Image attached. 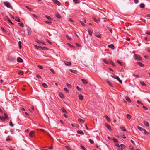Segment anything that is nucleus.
<instances>
[{
    "instance_id": "nucleus-34",
    "label": "nucleus",
    "mask_w": 150,
    "mask_h": 150,
    "mask_svg": "<svg viewBox=\"0 0 150 150\" xmlns=\"http://www.w3.org/2000/svg\"><path fill=\"white\" fill-rule=\"evenodd\" d=\"M67 85L68 88H71V86L70 84H69L68 83H67Z\"/></svg>"
},
{
    "instance_id": "nucleus-1",
    "label": "nucleus",
    "mask_w": 150,
    "mask_h": 150,
    "mask_svg": "<svg viewBox=\"0 0 150 150\" xmlns=\"http://www.w3.org/2000/svg\"><path fill=\"white\" fill-rule=\"evenodd\" d=\"M4 4L8 8H10L12 9V7L11 6V5L10 3L7 1L4 2Z\"/></svg>"
},
{
    "instance_id": "nucleus-48",
    "label": "nucleus",
    "mask_w": 150,
    "mask_h": 150,
    "mask_svg": "<svg viewBox=\"0 0 150 150\" xmlns=\"http://www.w3.org/2000/svg\"><path fill=\"white\" fill-rule=\"evenodd\" d=\"M35 41L36 42H37L39 44H40L41 43H42L41 42L39 41L38 40H37Z\"/></svg>"
},
{
    "instance_id": "nucleus-31",
    "label": "nucleus",
    "mask_w": 150,
    "mask_h": 150,
    "mask_svg": "<svg viewBox=\"0 0 150 150\" xmlns=\"http://www.w3.org/2000/svg\"><path fill=\"white\" fill-rule=\"evenodd\" d=\"M56 16L59 19H60L61 18V16L58 14H56Z\"/></svg>"
},
{
    "instance_id": "nucleus-9",
    "label": "nucleus",
    "mask_w": 150,
    "mask_h": 150,
    "mask_svg": "<svg viewBox=\"0 0 150 150\" xmlns=\"http://www.w3.org/2000/svg\"><path fill=\"white\" fill-rule=\"evenodd\" d=\"M65 64L67 66H70L71 65V63L70 62H65Z\"/></svg>"
},
{
    "instance_id": "nucleus-5",
    "label": "nucleus",
    "mask_w": 150,
    "mask_h": 150,
    "mask_svg": "<svg viewBox=\"0 0 150 150\" xmlns=\"http://www.w3.org/2000/svg\"><path fill=\"white\" fill-rule=\"evenodd\" d=\"M4 20L5 21H6V20H7L11 24L13 25V23L8 18L7 16H6Z\"/></svg>"
},
{
    "instance_id": "nucleus-49",
    "label": "nucleus",
    "mask_w": 150,
    "mask_h": 150,
    "mask_svg": "<svg viewBox=\"0 0 150 150\" xmlns=\"http://www.w3.org/2000/svg\"><path fill=\"white\" fill-rule=\"evenodd\" d=\"M69 71L72 73H75L76 71L74 70H72V69H70L69 70Z\"/></svg>"
},
{
    "instance_id": "nucleus-47",
    "label": "nucleus",
    "mask_w": 150,
    "mask_h": 150,
    "mask_svg": "<svg viewBox=\"0 0 150 150\" xmlns=\"http://www.w3.org/2000/svg\"><path fill=\"white\" fill-rule=\"evenodd\" d=\"M110 64H111L113 66H115V65L114 64V63L112 61H110Z\"/></svg>"
},
{
    "instance_id": "nucleus-2",
    "label": "nucleus",
    "mask_w": 150,
    "mask_h": 150,
    "mask_svg": "<svg viewBox=\"0 0 150 150\" xmlns=\"http://www.w3.org/2000/svg\"><path fill=\"white\" fill-rule=\"evenodd\" d=\"M135 59L137 60L138 61L141 60L142 59L141 57L139 55L135 54L134 55Z\"/></svg>"
},
{
    "instance_id": "nucleus-38",
    "label": "nucleus",
    "mask_w": 150,
    "mask_h": 150,
    "mask_svg": "<svg viewBox=\"0 0 150 150\" xmlns=\"http://www.w3.org/2000/svg\"><path fill=\"white\" fill-rule=\"evenodd\" d=\"M89 141L92 144H93L94 143V141L93 140H91V139H89Z\"/></svg>"
},
{
    "instance_id": "nucleus-24",
    "label": "nucleus",
    "mask_w": 150,
    "mask_h": 150,
    "mask_svg": "<svg viewBox=\"0 0 150 150\" xmlns=\"http://www.w3.org/2000/svg\"><path fill=\"white\" fill-rule=\"evenodd\" d=\"M15 20L18 22H20V19H19V18H18V17H16L15 18Z\"/></svg>"
},
{
    "instance_id": "nucleus-15",
    "label": "nucleus",
    "mask_w": 150,
    "mask_h": 150,
    "mask_svg": "<svg viewBox=\"0 0 150 150\" xmlns=\"http://www.w3.org/2000/svg\"><path fill=\"white\" fill-rule=\"evenodd\" d=\"M116 79L119 81V82L121 84L122 83V81L119 78L118 76H117L116 77Z\"/></svg>"
},
{
    "instance_id": "nucleus-58",
    "label": "nucleus",
    "mask_w": 150,
    "mask_h": 150,
    "mask_svg": "<svg viewBox=\"0 0 150 150\" xmlns=\"http://www.w3.org/2000/svg\"><path fill=\"white\" fill-rule=\"evenodd\" d=\"M34 47H35L36 49H38L39 48H40V47H39L38 46H37L36 45H34Z\"/></svg>"
},
{
    "instance_id": "nucleus-56",
    "label": "nucleus",
    "mask_w": 150,
    "mask_h": 150,
    "mask_svg": "<svg viewBox=\"0 0 150 150\" xmlns=\"http://www.w3.org/2000/svg\"><path fill=\"white\" fill-rule=\"evenodd\" d=\"M81 147L83 150H86V148L83 146H81Z\"/></svg>"
},
{
    "instance_id": "nucleus-53",
    "label": "nucleus",
    "mask_w": 150,
    "mask_h": 150,
    "mask_svg": "<svg viewBox=\"0 0 150 150\" xmlns=\"http://www.w3.org/2000/svg\"><path fill=\"white\" fill-rule=\"evenodd\" d=\"M66 37L68 40H71V38L69 36L67 35H66Z\"/></svg>"
},
{
    "instance_id": "nucleus-14",
    "label": "nucleus",
    "mask_w": 150,
    "mask_h": 150,
    "mask_svg": "<svg viewBox=\"0 0 150 150\" xmlns=\"http://www.w3.org/2000/svg\"><path fill=\"white\" fill-rule=\"evenodd\" d=\"M77 133L78 134H84V133L83 132L82 130H78L77 131Z\"/></svg>"
},
{
    "instance_id": "nucleus-51",
    "label": "nucleus",
    "mask_w": 150,
    "mask_h": 150,
    "mask_svg": "<svg viewBox=\"0 0 150 150\" xmlns=\"http://www.w3.org/2000/svg\"><path fill=\"white\" fill-rule=\"evenodd\" d=\"M120 146L121 147V148H124L125 147V146L124 144H121L120 145Z\"/></svg>"
},
{
    "instance_id": "nucleus-3",
    "label": "nucleus",
    "mask_w": 150,
    "mask_h": 150,
    "mask_svg": "<svg viewBox=\"0 0 150 150\" xmlns=\"http://www.w3.org/2000/svg\"><path fill=\"white\" fill-rule=\"evenodd\" d=\"M29 136L32 137H33L35 135V131H31L29 133Z\"/></svg>"
},
{
    "instance_id": "nucleus-16",
    "label": "nucleus",
    "mask_w": 150,
    "mask_h": 150,
    "mask_svg": "<svg viewBox=\"0 0 150 150\" xmlns=\"http://www.w3.org/2000/svg\"><path fill=\"white\" fill-rule=\"evenodd\" d=\"M106 81L108 83L110 86L112 87V84L108 80H106Z\"/></svg>"
},
{
    "instance_id": "nucleus-20",
    "label": "nucleus",
    "mask_w": 150,
    "mask_h": 150,
    "mask_svg": "<svg viewBox=\"0 0 150 150\" xmlns=\"http://www.w3.org/2000/svg\"><path fill=\"white\" fill-rule=\"evenodd\" d=\"M140 7L142 8H143L145 7V5L143 3H141L140 4Z\"/></svg>"
},
{
    "instance_id": "nucleus-44",
    "label": "nucleus",
    "mask_w": 150,
    "mask_h": 150,
    "mask_svg": "<svg viewBox=\"0 0 150 150\" xmlns=\"http://www.w3.org/2000/svg\"><path fill=\"white\" fill-rule=\"evenodd\" d=\"M80 23L81 24V25L83 26H85V25L83 23L82 21H80Z\"/></svg>"
},
{
    "instance_id": "nucleus-33",
    "label": "nucleus",
    "mask_w": 150,
    "mask_h": 150,
    "mask_svg": "<svg viewBox=\"0 0 150 150\" xmlns=\"http://www.w3.org/2000/svg\"><path fill=\"white\" fill-rule=\"evenodd\" d=\"M45 16L49 20H52V19L50 17L48 16Z\"/></svg>"
},
{
    "instance_id": "nucleus-59",
    "label": "nucleus",
    "mask_w": 150,
    "mask_h": 150,
    "mask_svg": "<svg viewBox=\"0 0 150 150\" xmlns=\"http://www.w3.org/2000/svg\"><path fill=\"white\" fill-rule=\"evenodd\" d=\"M38 130H39L40 131H42L44 132H46L44 130V129H38Z\"/></svg>"
},
{
    "instance_id": "nucleus-30",
    "label": "nucleus",
    "mask_w": 150,
    "mask_h": 150,
    "mask_svg": "<svg viewBox=\"0 0 150 150\" xmlns=\"http://www.w3.org/2000/svg\"><path fill=\"white\" fill-rule=\"evenodd\" d=\"M138 127V129L139 130H140V131H143V130H144V129L143 128H141V127H139V126H138V127Z\"/></svg>"
},
{
    "instance_id": "nucleus-41",
    "label": "nucleus",
    "mask_w": 150,
    "mask_h": 150,
    "mask_svg": "<svg viewBox=\"0 0 150 150\" xmlns=\"http://www.w3.org/2000/svg\"><path fill=\"white\" fill-rule=\"evenodd\" d=\"M4 116H5L4 118H5V119H9V117L6 114H4Z\"/></svg>"
},
{
    "instance_id": "nucleus-4",
    "label": "nucleus",
    "mask_w": 150,
    "mask_h": 150,
    "mask_svg": "<svg viewBox=\"0 0 150 150\" xmlns=\"http://www.w3.org/2000/svg\"><path fill=\"white\" fill-rule=\"evenodd\" d=\"M53 2L57 4L58 6H60V3L57 0H53Z\"/></svg>"
},
{
    "instance_id": "nucleus-19",
    "label": "nucleus",
    "mask_w": 150,
    "mask_h": 150,
    "mask_svg": "<svg viewBox=\"0 0 150 150\" xmlns=\"http://www.w3.org/2000/svg\"><path fill=\"white\" fill-rule=\"evenodd\" d=\"M103 61L104 62H105L106 64H109V63L108 61H107L105 59H103Z\"/></svg>"
},
{
    "instance_id": "nucleus-26",
    "label": "nucleus",
    "mask_w": 150,
    "mask_h": 150,
    "mask_svg": "<svg viewBox=\"0 0 150 150\" xmlns=\"http://www.w3.org/2000/svg\"><path fill=\"white\" fill-rule=\"evenodd\" d=\"M120 128L122 129V130L125 131H126V129L125 128L122 126H120Z\"/></svg>"
},
{
    "instance_id": "nucleus-37",
    "label": "nucleus",
    "mask_w": 150,
    "mask_h": 150,
    "mask_svg": "<svg viewBox=\"0 0 150 150\" xmlns=\"http://www.w3.org/2000/svg\"><path fill=\"white\" fill-rule=\"evenodd\" d=\"M19 25L21 27H24V25L22 23H19Z\"/></svg>"
},
{
    "instance_id": "nucleus-55",
    "label": "nucleus",
    "mask_w": 150,
    "mask_h": 150,
    "mask_svg": "<svg viewBox=\"0 0 150 150\" xmlns=\"http://www.w3.org/2000/svg\"><path fill=\"white\" fill-rule=\"evenodd\" d=\"M76 88L79 91H81V89L78 86H77Z\"/></svg>"
},
{
    "instance_id": "nucleus-10",
    "label": "nucleus",
    "mask_w": 150,
    "mask_h": 150,
    "mask_svg": "<svg viewBox=\"0 0 150 150\" xmlns=\"http://www.w3.org/2000/svg\"><path fill=\"white\" fill-rule=\"evenodd\" d=\"M105 126L106 127L110 130H111V128L110 126L108 124H105Z\"/></svg>"
},
{
    "instance_id": "nucleus-39",
    "label": "nucleus",
    "mask_w": 150,
    "mask_h": 150,
    "mask_svg": "<svg viewBox=\"0 0 150 150\" xmlns=\"http://www.w3.org/2000/svg\"><path fill=\"white\" fill-rule=\"evenodd\" d=\"M112 139H113V141H114V142H118V140L117 139H115V138H113Z\"/></svg>"
},
{
    "instance_id": "nucleus-64",
    "label": "nucleus",
    "mask_w": 150,
    "mask_h": 150,
    "mask_svg": "<svg viewBox=\"0 0 150 150\" xmlns=\"http://www.w3.org/2000/svg\"><path fill=\"white\" fill-rule=\"evenodd\" d=\"M141 84L143 86H145V84L143 82H141Z\"/></svg>"
},
{
    "instance_id": "nucleus-45",
    "label": "nucleus",
    "mask_w": 150,
    "mask_h": 150,
    "mask_svg": "<svg viewBox=\"0 0 150 150\" xmlns=\"http://www.w3.org/2000/svg\"><path fill=\"white\" fill-rule=\"evenodd\" d=\"M143 131H144V133L145 134H146V135H147L148 134V132L146 130L144 129Z\"/></svg>"
},
{
    "instance_id": "nucleus-61",
    "label": "nucleus",
    "mask_w": 150,
    "mask_h": 150,
    "mask_svg": "<svg viewBox=\"0 0 150 150\" xmlns=\"http://www.w3.org/2000/svg\"><path fill=\"white\" fill-rule=\"evenodd\" d=\"M143 108L144 109H145L146 110H148V108L146 106H143Z\"/></svg>"
},
{
    "instance_id": "nucleus-36",
    "label": "nucleus",
    "mask_w": 150,
    "mask_h": 150,
    "mask_svg": "<svg viewBox=\"0 0 150 150\" xmlns=\"http://www.w3.org/2000/svg\"><path fill=\"white\" fill-rule=\"evenodd\" d=\"M127 119H130L131 118V116L129 114L127 115Z\"/></svg>"
},
{
    "instance_id": "nucleus-25",
    "label": "nucleus",
    "mask_w": 150,
    "mask_h": 150,
    "mask_svg": "<svg viewBox=\"0 0 150 150\" xmlns=\"http://www.w3.org/2000/svg\"><path fill=\"white\" fill-rule=\"evenodd\" d=\"M105 117L106 118V120H107L108 122H110V118L109 117H108L107 116V115L105 116Z\"/></svg>"
},
{
    "instance_id": "nucleus-32",
    "label": "nucleus",
    "mask_w": 150,
    "mask_h": 150,
    "mask_svg": "<svg viewBox=\"0 0 150 150\" xmlns=\"http://www.w3.org/2000/svg\"><path fill=\"white\" fill-rule=\"evenodd\" d=\"M75 4L79 3L80 2L78 0H73Z\"/></svg>"
},
{
    "instance_id": "nucleus-17",
    "label": "nucleus",
    "mask_w": 150,
    "mask_h": 150,
    "mask_svg": "<svg viewBox=\"0 0 150 150\" xmlns=\"http://www.w3.org/2000/svg\"><path fill=\"white\" fill-rule=\"evenodd\" d=\"M81 81L84 84H87L88 83L87 82L83 79H82Z\"/></svg>"
},
{
    "instance_id": "nucleus-60",
    "label": "nucleus",
    "mask_w": 150,
    "mask_h": 150,
    "mask_svg": "<svg viewBox=\"0 0 150 150\" xmlns=\"http://www.w3.org/2000/svg\"><path fill=\"white\" fill-rule=\"evenodd\" d=\"M121 137H122V138H124V139H125L126 138L125 136L124 135H123V134L122 135Z\"/></svg>"
},
{
    "instance_id": "nucleus-21",
    "label": "nucleus",
    "mask_w": 150,
    "mask_h": 150,
    "mask_svg": "<svg viewBox=\"0 0 150 150\" xmlns=\"http://www.w3.org/2000/svg\"><path fill=\"white\" fill-rule=\"evenodd\" d=\"M59 95L60 96V97L62 98H64V95L62 93H59Z\"/></svg>"
},
{
    "instance_id": "nucleus-40",
    "label": "nucleus",
    "mask_w": 150,
    "mask_h": 150,
    "mask_svg": "<svg viewBox=\"0 0 150 150\" xmlns=\"http://www.w3.org/2000/svg\"><path fill=\"white\" fill-rule=\"evenodd\" d=\"M19 74H21V75H23V72L22 71H20L18 72Z\"/></svg>"
},
{
    "instance_id": "nucleus-35",
    "label": "nucleus",
    "mask_w": 150,
    "mask_h": 150,
    "mask_svg": "<svg viewBox=\"0 0 150 150\" xmlns=\"http://www.w3.org/2000/svg\"><path fill=\"white\" fill-rule=\"evenodd\" d=\"M9 125L10 126L12 127L14 126V125L12 123L11 120H10L9 122Z\"/></svg>"
},
{
    "instance_id": "nucleus-12",
    "label": "nucleus",
    "mask_w": 150,
    "mask_h": 150,
    "mask_svg": "<svg viewBox=\"0 0 150 150\" xmlns=\"http://www.w3.org/2000/svg\"><path fill=\"white\" fill-rule=\"evenodd\" d=\"M42 85L45 88H47L48 87V86L45 83H42Z\"/></svg>"
},
{
    "instance_id": "nucleus-46",
    "label": "nucleus",
    "mask_w": 150,
    "mask_h": 150,
    "mask_svg": "<svg viewBox=\"0 0 150 150\" xmlns=\"http://www.w3.org/2000/svg\"><path fill=\"white\" fill-rule=\"evenodd\" d=\"M26 7L30 11H32V9L29 8V7H28L27 6H26Z\"/></svg>"
},
{
    "instance_id": "nucleus-7",
    "label": "nucleus",
    "mask_w": 150,
    "mask_h": 150,
    "mask_svg": "<svg viewBox=\"0 0 150 150\" xmlns=\"http://www.w3.org/2000/svg\"><path fill=\"white\" fill-rule=\"evenodd\" d=\"M17 61L18 62L20 63H21L23 62L22 59L20 57L17 58Z\"/></svg>"
},
{
    "instance_id": "nucleus-63",
    "label": "nucleus",
    "mask_w": 150,
    "mask_h": 150,
    "mask_svg": "<svg viewBox=\"0 0 150 150\" xmlns=\"http://www.w3.org/2000/svg\"><path fill=\"white\" fill-rule=\"evenodd\" d=\"M134 2L135 3L137 4L139 2L138 0H134Z\"/></svg>"
},
{
    "instance_id": "nucleus-52",
    "label": "nucleus",
    "mask_w": 150,
    "mask_h": 150,
    "mask_svg": "<svg viewBox=\"0 0 150 150\" xmlns=\"http://www.w3.org/2000/svg\"><path fill=\"white\" fill-rule=\"evenodd\" d=\"M38 67L40 69H43V67L40 65H38Z\"/></svg>"
},
{
    "instance_id": "nucleus-8",
    "label": "nucleus",
    "mask_w": 150,
    "mask_h": 150,
    "mask_svg": "<svg viewBox=\"0 0 150 150\" xmlns=\"http://www.w3.org/2000/svg\"><path fill=\"white\" fill-rule=\"evenodd\" d=\"M143 123L144 125L147 127H149V123L146 121H144Z\"/></svg>"
},
{
    "instance_id": "nucleus-18",
    "label": "nucleus",
    "mask_w": 150,
    "mask_h": 150,
    "mask_svg": "<svg viewBox=\"0 0 150 150\" xmlns=\"http://www.w3.org/2000/svg\"><path fill=\"white\" fill-rule=\"evenodd\" d=\"M78 121L79 122H81V123H83L84 122V120L81 119H78Z\"/></svg>"
},
{
    "instance_id": "nucleus-42",
    "label": "nucleus",
    "mask_w": 150,
    "mask_h": 150,
    "mask_svg": "<svg viewBox=\"0 0 150 150\" xmlns=\"http://www.w3.org/2000/svg\"><path fill=\"white\" fill-rule=\"evenodd\" d=\"M0 119L2 120H4L5 119V118L4 117L0 116Z\"/></svg>"
},
{
    "instance_id": "nucleus-22",
    "label": "nucleus",
    "mask_w": 150,
    "mask_h": 150,
    "mask_svg": "<svg viewBox=\"0 0 150 150\" xmlns=\"http://www.w3.org/2000/svg\"><path fill=\"white\" fill-rule=\"evenodd\" d=\"M137 63L139 66L142 67H144V65L142 63L140 62H138Z\"/></svg>"
},
{
    "instance_id": "nucleus-43",
    "label": "nucleus",
    "mask_w": 150,
    "mask_h": 150,
    "mask_svg": "<svg viewBox=\"0 0 150 150\" xmlns=\"http://www.w3.org/2000/svg\"><path fill=\"white\" fill-rule=\"evenodd\" d=\"M45 22L47 24H51V23H52V22H51V21H50V22H49V21H45Z\"/></svg>"
},
{
    "instance_id": "nucleus-27",
    "label": "nucleus",
    "mask_w": 150,
    "mask_h": 150,
    "mask_svg": "<svg viewBox=\"0 0 150 150\" xmlns=\"http://www.w3.org/2000/svg\"><path fill=\"white\" fill-rule=\"evenodd\" d=\"M18 43L19 48L20 49H21V41H19Z\"/></svg>"
},
{
    "instance_id": "nucleus-54",
    "label": "nucleus",
    "mask_w": 150,
    "mask_h": 150,
    "mask_svg": "<svg viewBox=\"0 0 150 150\" xmlns=\"http://www.w3.org/2000/svg\"><path fill=\"white\" fill-rule=\"evenodd\" d=\"M1 30H2L4 32H6V31L4 29V28H3V27H1Z\"/></svg>"
},
{
    "instance_id": "nucleus-29",
    "label": "nucleus",
    "mask_w": 150,
    "mask_h": 150,
    "mask_svg": "<svg viewBox=\"0 0 150 150\" xmlns=\"http://www.w3.org/2000/svg\"><path fill=\"white\" fill-rule=\"evenodd\" d=\"M62 112L64 113H67V112L64 108L62 109Z\"/></svg>"
},
{
    "instance_id": "nucleus-23",
    "label": "nucleus",
    "mask_w": 150,
    "mask_h": 150,
    "mask_svg": "<svg viewBox=\"0 0 150 150\" xmlns=\"http://www.w3.org/2000/svg\"><path fill=\"white\" fill-rule=\"evenodd\" d=\"M126 99L127 101L129 102H131V100L128 97H126Z\"/></svg>"
},
{
    "instance_id": "nucleus-13",
    "label": "nucleus",
    "mask_w": 150,
    "mask_h": 150,
    "mask_svg": "<svg viewBox=\"0 0 150 150\" xmlns=\"http://www.w3.org/2000/svg\"><path fill=\"white\" fill-rule=\"evenodd\" d=\"M108 47H109L110 48L112 49H114V45L113 44L110 45L108 46Z\"/></svg>"
},
{
    "instance_id": "nucleus-50",
    "label": "nucleus",
    "mask_w": 150,
    "mask_h": 150,
    "mask_svg": "<svg viewBox=\"0 0 150 150\" xmlns=\"http://www.w3.org/2000/svg\"><path fill=\"white\" fill-rule=\"evenodd\" d=\"M64 90L67 93H68L69 92L68 90L66 88H64Z\"/></svg>"
},
{
    "instance_id": "nucleus-57",
    "label": "nucleus",
    "mask_w": 150,
    "mask_h": 150,
    "mask_svg": "<svg viewBox=\"0 0 150 150\" xmlns=\"http://www.w3.org/2000/svg\"><path fill=\"white\" fill-rule=\"evenodd\" d=\"M65 147L68 150H71V149L70 148L67 146H66Z\"/></svg>"
},
{
    "instance_id": "nucleus-62",
    "label": "nucleus",
    "mask_w": 150,
    "mask_h": 150,
    "mask_svg": "<svg viewBox=\"0 0 150 150\" xmlns=\"http://www.w3.org/2000/svg\"><path fill=\"white\" fill-rule=\"evenodd\" d=\"M117 62L121 65H122V64L121 63V62L119 60H117Z\"/></svg>"
},
{
    "instance_id": "nucleus-6",
    "label": "nucleus",
    "mask_w": 150,
    "mask_h": 150,
    "mask_svg": "<svg viewBox=\"0 0 150 150\" xmlns=\"http://www.w3.org/2000/svg\"><path fill=\"white\" fill-rule=\"evenodd\" d=\"M95 35L96 37L100 38H101V35L98 32H96L95 33Z\"/></svg>"
},
{
    "instance_id": "nucleus-11",
    "label": "nucleus",
    "mask_w": 150,
    "mask_h": 150,
    "mask_svg": "<svg viewBox=\"0 0 150 150\" xmlns=\"http://www.w3.org/2000/svg\"><path fill=\"white\" fill-rule=\"evenodd\" d=\"M79 98L81 100H82L83 99V97L81 94L79 95Z\"/></svg>"
},
{
    "instance_id": "nucleus-28",
    "label": "nucleus",
    "mask_w": 150,
    "mask_h": 150,
    "mask_svg": "<svg viewBox=\"0 0 150 150\" xmlns=\"http://www.w3.org/2000/svg\"><path fill=\"white\" fill-rule=\"evenodd\" d=\"M88 32L89 34L90 35H91L93 31L91 30H88Z\"/></svg>"
}]
</instances>
